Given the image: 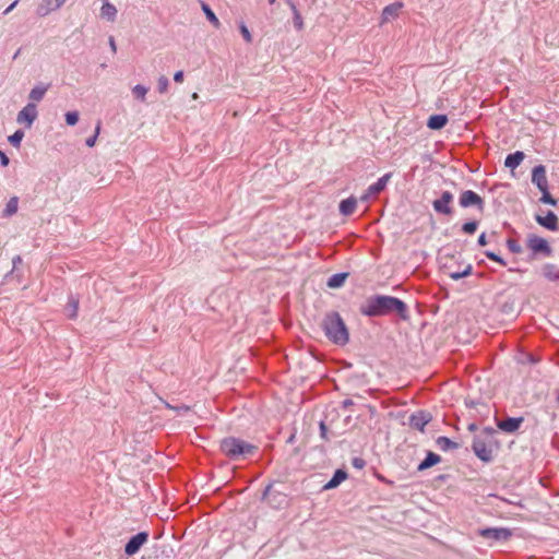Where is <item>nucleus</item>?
I'll return each instance as SVG.
<instances>
[{
    "label": "nucleus",
    "mask_w": 559,
    "mask_h": 559,
    "mask_svg": "<svg viewBox=\"0 0 559 559\" xmlns=\"http://www.w3.org/2000/svg\"><path fill=\"white\" fill-rule=\"evenodd\" d=\"M359 311L366 317H385L397 316L401 320H409V311L407 305L393 296L373 295L368 297L360 306Z\"/></svg>",
    "instance_id": "obj_1"
},
{
    "label": "nucleus",
    "mask_w": 559,
    "mask_h": 559,
    "mask_svg": "<svg viewBox=\"0 0 559 559\" xmlns=\"http://www.w3.org/2000/svg\"><path fill=\"white\" fill-rule=\"evenodd\" d=\"M321 328L328 340L332 343L336 345H345L348 343L349 332L338 312L331 311L325 313L321 322Z\"/></svg>",
    "instance_id": "obj_2"
},
{
    "label": "nucleus",
    "mask_w": 559,
    "mask_h": 559,
    "mask_svg": "<svg viewBox=\"0 0 559 559\" xmlns=\"http://www.w3.org/2000/svg\"><path fill=\"white\" fill-rule=\"evenodd\" d=\"M258 448L239 438L227 437L221 441V451L230 460H241L253 455Z\"/></svg>",
    "instance_id": "obj_3"
},
{
    "label": "nucleus",
    "mask_w": 559,
    "mask_h": 559,
    "mask_svg": "<svg viewBox=\"0 0 559 559\" xmlns=\"http://www.w3.org/2000/svg\"><path fill=\"white\" fill-rule=\"evenodd\" d=\"M497 445L498 442L496 439L476 436L474 438L472 449L479 460L483 462H490L492 460L493 449L497 448Z\"/></svg>",
    "instance_id": "obj_4"
},
{
    "label": "nucleus",
    "mask_w": 559,
    "mask_h": 559,
    "mask_svg": "<svg viewBox=\"0 0 559 559\" xmlns=\"http://www.w3.org/2000/svg\"><path fill=\"white\" fill-rule=\"evenodd\" d=\"M459 204L464 209L474 206L479 212H483L485 209L484 199L472 190H465L461 193Z\"/></svg>",
    "instance_id": "obj_5"
},
{
    "label": "nucleus",
    "mask_w": 559,
    "mask_h": 559,
    "mask_svg": "<svg viewBox=\"0 0 559 559\" xmlns=\"http://www.w3.org/2000/svg\"><path fill=\"white\" fill-rule=\"evenodd\" d=\"M477 534L485 539H489V540H493V542L508 540L512 536L511 531L508 528H503V527L479 528L477 531Z\"/></svg>",
    "instance_id": "obj_6"
},
{
    "label": "nucleus",
    "mask_w": 559,
    "mask_h": 559,
    "mask_svg": "<svg viewBox=\"0 0 559 559\" xmlns=\"http://www.w3.org/2000/svg\"><path fill=\"white\" fill-rule=\"evenodd\" d=\"M527 248L532 250L534 254L542 253L545 257L552 254V249L548 241L537 235H530L527 237Z\"/></svg>",
    "instance_id": "obj_7"
},
{
    "label": "nucleus",
    "mask_w": 559,
    "mask_h": 559,
    "mask_svg": "<svg viewBox=\"0 0 559 559\" xmlns=\"http://www.w3.org/2000/svg\"><path fill=\"white\" fill-rule=\"evenodd\" d=\"M38 111L36 104L28 103L26 104L17 114L16 122L20 124H24L25 128H31L34 121L37 119Z\"/></svg>",
    "instance_id": "obj_8"
},
{
    "label": "nucleus",
    "mask_w": 559,
    "mask_h": 559,
    "mask_svg": "<svg viewBox=\"0 0 559 559\" xmlns=\"http://www.w3.org/2000/svg\"><path fill=\"white\" fill-rule=\"evenodd\" d=\"M453 201V194L450 191H443L441 197L432 202L433 210L443 215H452L453 210L450 204Z\"/></svg>",
    "instance_id": "obj_9"
},
{
    "label": "nucleus",
    "mask_w": 559,
    "mask_h": 559,
    "mask_svg": "<svg viewBox=\"0 0 559 559\" xmlns=\"http://www.w3.org/2000/svg\"><path fill=\"white\" fill-rule=\"evenodd\" d=\"M148 540V534L146 532H140L132 536L124 546V552L128 556L135 555L140 548Z\"/></svg>",
    "instance_id": "obj_10"
},
{
    "label": "nucleus",
    "mask_w": 559,
    "mask_h": 559,
    "mask_svg": "<svg viewBox=\"0 0 559 559\" xmlns=\"http://www.w3.org/2000/svg\"><path fill=\"white\" fill-rule=\"evenodd\" d=\"M535 219L540 226L548 230L556 231L559 229L558 216L551 211H548L546 215L537 214Z\"/></svg>",
    "instance_id": "obj_11"
},
{
    "label": "nucleus",
    "mask_w": 559,
    "mask_h": 559,
    "mask_svg": "<svg viewBox=\"0 0 559 559\" xmlns=\"http://www.w3.org/2000/svg\"><path fill=\"white\" fill-rule=\"evenodd\" d=\"M523 421V417H508L502 420H497V426L500 430L504 432L513 433L521 427Z\"/></svg>",
    "instance_id": "obj_12"
},
{
    "label": "nucleus",
    "mask_w": 559,
    "mask_h": 559,
    "mask_svg": "<svg viewBox=\"0 0 559 559\" xmlns=\"http://www.w3.org/2000/svg\"><path fill=\"white\" fill-rule=\"evenodd\" d=\"M431 420V415L428 412H417L409 417V426L419 431H424L426 425Z\"/></svg>",
    "instance_id": "obj_13"
},
{
    "label": "nucleus",
    "mask_w": 559,
    "mask_h": 559,
    "mask_svg": "<svg viewBox=\"0 0 559 559\" xmlns=\"http://www.w3.org/2000/svg\"><path fill=\"white\" fill-rule=\"evenodd\" d=\"M532 182L536 185L538 190L548 189V180L546 177V168L543 165L535 166L532 171Z\"/></svg>",
    "instance_id": "obj_14"
},
{
    "label": "nucleus",
    "mask_w": 559,
    "mask_h": 559,
    "mask_svg": "<svg viewBox=\"0 0 559 559\" xmlns=\"http://www.w3.org/2000/svg\"><path fill=\"white\" fill-rule=\"evenodd\" d=\"M390 178H391V174L390 173L385 174L384 176L379 178L377 182H374L371 186H369L366 194H364L361 197V200L362 201H367L371 194H378L381 191H383L385 189Z\"/></svg>",
    "instance_id": "obj_15"
},
{
    "label": "nucleus",
    "mask_w": 559,
    "mask_h": 559,
    "mask_svg": "<svg viewBox=\"0 0 559 559\" xmlns=\"http://www.w3.org/2000/svg\"><path fill=\"white\" fill-rule=\"evenodd\" d=\"M403 8L402 2H394L386 5L382 11V23L390 22L399 16L401 9Z\"/></svg>",
    "instance_id": "obj_16"
},
{
    "label": "nucleus",
    "mask_w": 559,
    "mask_h": 559,
    "mask_svg": "<svg viewBox=\"0 0 559 559\" xmlns=\"http://www.w3.org/2000/svg\"><path fill=\"white\" fill-rule=\"evenodd\" d=\"M67 0H44L38 5L37 13L40 16L47 15L49 12L58 10Z\"/></svg>",
    "instance_id": "obj_17"
},
{
    "label": "nucleus",
    "mask_w": 559,
    "mask_h": 559,
    "mask_svg": "<svg viewBox=\"0 0 559 559\" xmlns=\"http://www.w3.org/2000/svg\"><path fill=\"white\" fill-rule=\"evenodd\" d=\"M118 10L117 8L109 2V0H103V5L100 8V17L108 21L115 22L117 17Z\"/></svg>",
    "instance_id": "obj_18"
},
{
    "label": "nucleus",
    "mask_w": 559,
    "mask_h": 559,
    "mask_svg": "<svg viewBox=\"0 0 559 559\" xmlns=\"http://www.w3.org/2000/svg\"><path fill=\"white\" fill-rule=\"evenodd\" d=\"M49 88V84L45 85V84H37L36 86H34L29 94H28V99L31 100L29 103H39L44 99L47 91Z\"/></svg>",
    "instance_id": "obj_19"
},
{
    "label": "nucleus",
    "mask_w": 559,
    "mask_h": 559,
    "mask_svg": "<svg viewBox=\"0 0 559 559\" xmlns=\"http://www.w3.org/2000/svg\"><path fill=\"white\" fill-rule=\"evenodd\" d=\"M525 154L521 151L509 154L504 160V166L510 169H515L524 159Z\"/></svg>",
    "instance_id": "obj_20"
},
{
    "label": "nucleus",
    "mask_w": 559,
    "mask_h": 559,
    "mask_svg": "<svg viewBox=\"0 0 559 559\" xmlns=\"http://www.w3.org/2000/svg\"><path fill=\"white\" fill-rule=\"evenodd\" d=\"M448 123V117L445 115H433L430 116L427 121V127L431 130H440Z\"/></svg>",
    "instance_id": "obj_21"
},
{
    "label": "nucleus",
    "mask_w": 559,
    "mask_h": 559,
    "mask_svg": "<svg viewBox=\"0 0 559 559\" xmlns=\"http://www.w3.org/2000/svg\"><path fill=\"white\" fill-rule=\"evenodd\" d=\"M347 478V473L343 469H336L332 478L324 485L323 489L336 488L343 480Z\"/></svg>",
    "instance_id": "obj_22"
},
{
    "label": "nucleus",
    "mask_w": 559,
    "mask_h": 559,
    "mask_svg": "<svg viewBox=\"0 0 559 559\" xmlns=\"http://www.w3.org/2000/svg\"><path fill=\"white\" fill-rule=\"evenodd\" d=\"M441 461V456L435 452H428L425 460L418 465L419 472L428 469Z\"/></svg>",
    "instance_id": "obj_23"
},
{
    "label": "nucleus",
    "mask_w": 559,
    "mask_h": 559,
    "mask_svg": "<svg viewBox=\"0 0 559 559\" xmlns=\"http://www.w3.org/2000/svg\"><path fill=\"white\" fill-rule=\"evenodd\" d=\"M357 200L354 197L347 198L340 203L341 214L348 216L355 212Z\"/></svg>",
    "instance_id": "obj_24"
},
{
    "label": "nucleus",
    "mask_w": 559,
    "mask_h": 559,
    "mask_svg": "<svg viewBox=\"0 0 559 559\" xmlns=\"http://www.w3.org/2000/svg\"><path fill=\"white\" fill-rule=\"evenodd\" d=\"M542 274L548 281L559 280V269L555 264L547 263L542 267Z\"/></svg>",
    "instance_id": "obj_25"
},
{
    "label": "nucleus",
    "mask_w": 559,
    "mask_h": 559,
    "mask_svg": "<svg viewBox=\"0 0 559 559\" xmlns=\"http://www.w3.org/2000/svg\"><path fill=\"white\" fill-rule=\"evenodd\" d=\"M436 444L442 451H449V450H454V449L459 448V444L456 442H454L451 439H449L448 437H443V436L437 438Z\"/></svg>",
    "instance_id": "obj_26"
},
{
    "label": "nucleus",
    "mask_w": 559,
    "mask_h": 559,
    "mask_svg": "<svg viewBox=\"0 0 559 559\" xmlns=\"http://www.w3.org/2000/svg\"><path fill=\"white\" fill-rule=\"evenodd\" d=\"M19 209V198L12 197L9 199V201L5 204V207L3 210V216L10 217L14 215L17 212Z\"/></svg>",
    "instance_id": "obj_27"
},
{
    "label": "nucleus",
    "mask_w": 559,
    "mask_h": 559,
    "mask_svg": "<svg viewBox=\"0 0 559 559\" xmlns=\"http://www.w3.org/2000/svg\"><path fill=\"white\" fill-rule=\"evenodd\" d=\"M347 277V274L346 273H336V274H333L329 281H328V286L330 288H338L341 286H343L345 280Z\"/></svg>",
    "instance_id": "obj_28"
},
{
    "label": "nucleus",
    "mask_w": 559,
    "mask_h": 559,
    "mask_svg": "<svg viewBox=\"0 0 559 559\" xmlns=\"http://www.w3.org/2000/svg\"><path fill=\"white\" fill-rule=\"evenodd\" d=\"M78 308H79V300L74 297H71L69 299V302L66 308L68 318L74 319L78 314Z\"/></svg>",
    "instance_id": "obj_29"
},
{
    "label": "nucleus",
    "mask_w": 559,
    "mask_h": 559,
    "mask_svg": "<svg viewBox=\"0 0 559 559\" xmlns=\"http://www.w3.org/2000/svg\"><path fill=\"white\" fill-rule=\"evenodd\" d=\"M202 10L206 15L207 20L214 25V27L218 28L221 26V23L215 13L211 10V8L207 4L202 3Z\"/></svg>",
    "instance_id": "obj_30"
},
{
    "label": "nucleus",
    "mask_w": 559,
    "mask_h": 559,
    "mask_svg": "<svg viewBox=\"0 0 559 559\" xmlns=\"http://www.w3.org/2000/svg\"><path fill=\"white\" fill-rule=\"evenodd\" d=\"M148 90L144 85L138 84L132 88V94L135 98L144 102Z\"/></svg>",
    "instance_id": "obj_31"
},
{
    "label": "nucleus",
    "mask_w": 559,
    "mask_h": 559,
    "mask_svg": "<svg viewBox=\"0 0 559 559\" xmlns=\"http://www.w3.org/2000/svg\"><path fill=\"white\" fill-rule=\"evenodd\" d=\"M23 138L24 132L22 130H16L12 135L9 136L8 140L14 147H20Z\"/></svg>",
    "instance_id": "obj_32"
},
{
    "label": "nucleus",
    "mask_w": 559,
    "mask_h": 559,
    "mask_svg": "<svg viewBox=\"0 0 559 559\" xmlns=\"http://www.w3.org/2000/svg\"><path fill=\"white\" fill-rule=\"evenodd\" d=\"M473 266L468 264L462 272H451L449 275L452 280L459 281L472 274Z\"/></svg>",
    "instance_id": "obj_33"
},
{
    "label": "nucleus",
    "mask_w": 559,
    "mask_h": 559,
    "mask_svg": "<svg viewBox=\"0 0 559 559\" xmlns=\"http://www.w3.org/2000/svg\"><path fill=\"white\" fill-rule=\"evenodd\" d=\"M539 191L542 192L540 202L550 204V205L557 204V200L555 198H552V195L549 193L548 189L539 190Z\"/></svg>",
    "instance_id": "obj_34"
},
{
    "label": "nucleus",
    "mask_w": 559,
    "mask_h": 559,
    "mask_svg": "<svg viewBox=\"0 0 559 559\" xmlns=\"http://www.w3.org/2000/svg\"><path fill=\"white\" fill-rule=\"evenodd\" d=\"M64 118L68 126H75L79 121V112L68 111L66 112Z\"/></svg>",
    "instance_id": "obj_35"
},
{
    "label": "nucleus",
    "mask_w": 559,
    "mask_h": 559,
    "mask_svg": "<svg viewBox=\"0 0 559 559\" xmlns=\"http://www.w3.org/2000/svg\"><path fill=\"white\" fill-rule=\"evenodd\" d=\"M293 15H294V25L297 29H301L302 26H304V22H302V17L299 13V11L297 10V7H293Z\"/></svg>",
    "instance_id": "obj_36"
},
{
    "label": "nucleus",
    "mask_w": 559,
    "mask_h": 559,
    "mask_svg": "<svg viewBox=\"0 0 559 559\" xmlns=\"http://www.w3.org/2000/svg\"><path fill=\"white\" fill-rule=\"evenodd\" d=\"M507 246H508V249H509L511 252H513V253H521V252H522V247H521V245H520L516 240H514V239H512V238H509V239L507 240Z\"/></svg>",
    "instance_id": "obj_37"
},
{
    "label": "nucleus",
    "mask_w": 559,
    "mask_h": 559,
    "mask_svg": "<svg viewBox=\"0 0 559 559\" xmlns=\"http://www.w3.org/2000/svg\"><path fill=\"white\" fill-rule=\"evenodd\" d=\"M168 86H169V80L165 75H162L157 82L158 92L162 94L166 93L168 90Z\"/></svg>",
    "instance_id": "obj_38"
},
{
    "label": "nucleus",
    "mask_w": 559,
    "mask_h": 559,
    "mask_svg": "<svg viewBox=\"0 0 559 559\" xmlns=\"http://www.w3.org/2000/svg\"><path fill=\"white\" fill-rule=\"evenodd\" d=\"M477 226H478V223L476 221L467 222V223L463 224L462 230L465 234H474L477 229Z\"/></svg>",
    "instance_id": "obj_39"
},
{
    "label": "nucleus",
    "mask_w": 559,
    "mask_h": 559,
    "mask_svg": "<svg viewBox=\"0 0 559 559\" xmlns=\"http://www.w3.org/2000/svg\"><path fill=\"white\" fill-rule=\"evenodd\" d=\"M497 431L492 427H485L478 436L489 439H495Z\"/></svg>",
    "instance_id": "obj_40"
},
{
    "label": "nucleus",
    "mask_w": 559,
    "mask_h": 559,
    "mask_svg": "<svg viewBox=\"0 0 559 559\" xmlns=\"http://www.w3.org/2000/svg\"><path fill=\"white\" fill-rule=\"evenodd\" d=\"M239 29H240V33H241L243 39L247 43H251L252 41V36H251L248 27L243 23H241L240 26H239Z\"/></svg>",
    "instance_id": "obj_41"
},
{
    "label": "nucleus",
    "mask_w": 559,
    "mask_h": 559,
    "mask_svg": "<svg viewBox=\"0 0 559 559\" xmlns=\"http://www.w3.org/2000/svg\"><path fill=\"white\" fill-rule=\"evenodd\" d=\"M485 255H486L488 259H490V260H492V261H496V262L500 263L501 265H506V264H507V263H506V261H504L500 255L496 254V253H495V252H492V251H485Z\"/></svg>",
    "instance_id": "obj_42"
},
{
    "label": "nucleus",
    "mask_w": 559,
    "mask_h": 559,
    "mask_svg": "<svg viewBox=\"0 0 559 559\" xmlns=\"http://www.w3.org/2000/svg\"><path fill=\"white\" fill-rule=\"evenodd\" d=\"M99 129H100V123L98 122L96 126L95 134L93 136H90L88 139H86L85 143L88 147H93L95 145L97 135L99 133Z\"/></svg>",
    "instance_id": "obj_43"
},
{
    "label": "nucleus",
    "mask_w": 559,
    "mask_h": 559,
    "mask_svg": "<svg viewBox=\"0 0 559 559\" xmlns=\"http://www.w3.org/2000/svg\"><path fill=\"white\" fill-rule=\"evenodd\" d=\"M167 407L170 408V409H174L178 413H187L190 411V407L188 405H185V404H181V405H177V406H171L169 404H167Z\"/></svg>",
    "instance_id": "obj_44"
},
{
    "label": "nucleus",
    "mask_w": 559,
    "mask_h": 559,
    "mask_svg": "<svg viewBox=\"0 0 559 559\" xmlns=\"http://www.w3.org/2000/svg\"><path fill=\"white\" fill-rule=\"evenodd\" d=\"M0 163L2 166H8L9 163H10V159L9 157L5 155V153L3 151L0 150Z\"/></svg>",
    "instance_id": "obj_45"
},
{
    "label": "nucleus",
    "mask_w": 559,
    "mask_h": 559,
    "mask_svg": "<svg viewBox=\"0 0 559 559\" xmlns=\"http://www.w3.org/2000/svg\"><path fill=\"white\" fill-rule=\"evenodd\" d=\"M320 435L323 439L328 440V428L323 421L320 423Z\"/></svg>",
    "instance_id": "obj_46"
},
{
    "label": "nucleus",
    "mask_w": 559,
    "mask_h": 559,
    "mask_svg": "<svg viewBox=\"0 0 559 559\" xmlns=\"http://www.w3.org/2000/svg\"><path fill=\"white\" fill-rule=\"evenodd\" d=\"M174 81L177 82V83H181L183 81V72L182 71H177L174 74Z\"/></svg>",
    "instance_id": "obj_47"
},
{
    "label": "nucleus",
    "mask_w": 559,
    "mask_h": 559,
    "mask_svg": "<svg viewBox=\"0 0 559 559\" xmlns=\"http://www.w3.org/2000/svg\"><path fill=\"white\" fill-rule=\"evenodd\" d=\"M109 46H110V49L114 53H116L117 51V46H116V41H115V38L112 36L109 37Z\"/></svg>",
    "instance_id": "obj_48"
},
{
    "label": "nucleus",
    "mask_w": 559,
    "mask_h": 559,
    "mask_svg": "<svg viewBox=\"0 0 559 559\" xmlns=\"http://www.w3.org/2000/svg\"><path fill=\"white\" fill-rule=\"evenodd\" d=\"M19 0H15L12 2L3 12V14H9L17 4Z\"/></svg>",
    "instance_id": "obj_49"
},
{
    "label": "nucleus",
    "mask_w": 559,
    "mask_h": 559,
    "mask_svg": "<svg viewBox=\"0 0 559 559\" xmlns=\"http://www.w3.org/2000/svg\"><path fill=\"white\" fill-rule=\"evenodd\" d=\"M478 245L479 246H486L487 245L486 235L484 233L478 237Z\"/></svg>",
    "instance_id": "obj_50"
},
{
    "label": "nucleus",
    "mask_w": 559,
    "mask_h": 559,
    "mask_svg": "<svg viewBox=\"0 0 559 559\" xmlns=\"http://www.w3.org/2000/svg\"><path fill=\"white\" fill-rule=\"evenodd\" d=\"M12 263H13V269H15L19 264L22 263V258L20 255L14 257L12 260Z\"/></svg>",
    "instance_id": "obj_51"
},
{
    "label": "nucleus",
    "mask_w": 559,
    "mask_h": 559,
    "mask_svg": "<svg viewBox=\"0 0 559 559\" xmlns=\"http://www.w3.org/2000/svg\"><path fill=\"white\" fill-rule=\"evenodd\" d=\"M354 465L356 467H362L364 466V461L362 460H359V459H355L354 460Z\"/></svg>",
    "instance_id": "obj_52"
},
{
    "label": "nucleus",
    "mask_w": 559,
    "mask_h": 559,
    "mask_svg": "<svg viewBox=\"0 0 559 559\" xmlns=\"http://www.w3.org/2000/svg\"><path fill=\"white\" fill-rule=\"evenodd\" d=\"M271 489H272V486H271V485H269V486L265 488V490H264V492H263V499H265V498L270 495Z\"/></svg>",
    "instance_id": "obj_53"
},
{
    "label": "nucleus",
    "mask_w": 559,
    "mask_h": 559,
    "mask_svg": "<svg viewBox=\"0 0 559 559\" xmlns=\"http://www.w3.org/2000/svg\"><path fill=\"white\" fill-rule=\"evenodd\" d=\"M354 403L352 400H345L343 401V407L347 408L349 406H352Z\"/></svg>",
    "instance_id": "obj_54"
},
{
    "label": "nucleus",
    "mask_w": 559,
    "mask_h": 559,
    "mask_svg": "<svg viewBox=\"0 0 559 559\" xmlns=\"http://www.w3.org/2000/svg\"><path fill=\"white\" fill-rule=\"evenodd\" d=\"M284 1L288 4V7L290 8V10H293V7H296V4L294 3V1H293V0H284Z\"/></svg>",
    "instance_id": "obj_55"
},
{
    "label": "nucleus",
    "mask_w": 559,
    "mask_h": 559,
    "mask_svg": "<svg viewBox=\"0 0 559 559\" xmlns=\"http://www.w3.org/2000/svg\"><path fill=\"white\" fill-rule=\"evenodd\" d=\"M476 429H477V426L475 424H471L468 426V430H471V431H475Z\"/></svg>",
    "instance_id": "obj_56"
},
{
    "label": "nucleus",
    "mask_w": 559,
    "mask_h": 559,
    "mask_svg": "<svg viewBox=\"0 0 559 559\" xmlns=\"http://www.w3.org/2000/svg\"><path fill=\"white\" fill-rule=\"evenodd\" d=\"M20 52H21V49H17V51L15 52V55L13 56V58H14V59H16V58L19 57Z\"/></svg>",
    "instance_id": "obj_57"
},
{
    "label": "nucleus",
    "mask_w": 559,
    "mask_h": 559,
    "mask_svg": "<svg viewBox=\"0 0 559 559\" xmlns=\"http://www.w3.org/2000/svg\"><path fill=\"white\" fill-rule=\"evenodd\" d=\"M510 272H519V269H509Z\"/></svg>",
    "instance_id": "obj_58"
},
{
    "label": "nucleus",
    "mask_w": 559,
    "mask_h": 559,
    "mask_svg": "<svg viewBox=\"0 0 559 559\" xmlns=\"http://www.w3.org/2000/svg\"><path fill=\"white\" fill-rule=\"evenodd\" d=\"M270 4L275 3L276 0H267Z\"/></svg>",
    "instance_id": "obj_59"
},
{
    "label": "nucleus",
    "mask_w": 559,
    "mask_h": 559,
    "mask_svg": "<svg viewBox=\"0 0 559 559\" xmlns=\"http://www.w3.org/2000/svg\"><path fill=\"white\" fill-rule=\"evenodd\" d=\"M192 97H193L194 99H195V98H198V94H197V93H194V94L192 95Z\"/></svg>",
    "instance_id": "obj_60"
}]
</instances>
